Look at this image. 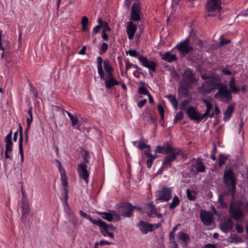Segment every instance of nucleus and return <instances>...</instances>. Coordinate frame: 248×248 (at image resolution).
<instances>
[{"label": "nucleus", "instance_id": "54", "mask_svg": "<svg viewBox=\"0 0 248 248\" xmlns=\"http://www.w3.org/2000/svg\"><path fill=\"white\" fill-rule=\"evenodd\" d=\"M170 241L171 243L174 244L177 246V244L175 241L174 233L170 232L169 234Z\"/></svg>", "mask_w": 248, "mask_h": 248}, {"label": "nucleus", "instance_id": "58", "mask_svg": "<svg viewBox=\"0 0 248 248\" xmlns=\"http://www.w3.org/2000/svg\"><path fill=\"white\" fill-rule=\"evenodd\" d=\"M102 27H100V26H96L93 29V32H92V34L93 35H94L96 34H97L99 30L102 28Z\"/></svg>", "mask_w": 248, "mask_h": 248}, {"label": "nucleus", "instance_id": "19", "mask_svg": "<svg viewBox=\"0 0 248 248\" xmlns=\"http://www.w3.org/2000/svg\"><path fill=\"white\" fill-rule=\"evenodd\" d=\"M62 185L64 187L65 192V200L67 201L68 199V189H67V178L64 170L61 172Z\"/></svg>", "mask_w": 248, "mask_h": 248}, {"label": "nucleus", "instance_id": "18", "mask_svg": "<svg viewBox=\"0 0 248 248\" xmlns=\"http://www.w3.org/2000/svg\"><path fill=\"white\" fill-rule=\"evenodd\" d=\"M137 31V26L133 22L129 21L128 23L126 28V32L129 39H133L134 34Z\"/></svg>", "mask_w": 248, "mask_h": 248}, {"label": "nucleus", "instance_id": "57", "mask_svg": "<svg viewBox=\"0 0 248 248\" xmlns=\"http://www.w3.org/2000/svg\"><path fill=\"white\" fill-rule=\"evenodd\" d=\"M147 102L146 99H143L138 102L137 105L140 108H142Z\"/></svg>", "mask_w": 248, "mask_h": 248}, {"label": "nucleus", "instance_id": "23", "mask_svg": "<svg viewBox=\"0 0 248 248\" xmlns=\"http://www.w3.org/2000/svg\"><path fill=\"white\" fill-rule=\"evenodd\" d=\"M104 61H103L102 58L99 56L97 58L96 63L97 66L98 73L100 76V78L102 80L105 79V73L104 72L103 67H102V63Z\"/></svg>", "mask_w": 248, "mask_h": 248}, {"label": "nucleus", "instance_id": "20", "mask_svg": "<svg viewBox=\"0 0 248 248\" xmlns=\"http://www.w3.org/2000/svg\"><path fill=\"white\" fill-rule=\"evenodd\" d=\"M233 222L230 218L223 222L220 226V229L224 232L230 231L233 227Z\"/></svg>", "mask_w": 248, "mask_h": 248}, {"label": "nucleus", "instance_id": "30", "mask_svg": "<svg viewBox=\"0 0 248 248\" xmlns=\"http://www.w3.org/2000/svg\"><path fill=\"white\" fill-rule=\"evenodd\" d=\"M166 97L169 100L170 102L173 107L175 109H177L178 106V102L175 95L172 94H168L166 95Z\"/></svg>", "mask_w": 248, "mask_h": 248}, {"label": "nucleus", "instance_id": "6", "mask_svg": "<svg viewBox=\"0 0 248 248\" xmlns=\"http://www.w3.org/2000/svg\"><path fill=\"white\" fill-rule=\"evenodd\" d=\"M156 201L167 202L172 197V189L170 187L163 186L158 191Z\"/></svg>", "mask_w": 248, "mask_h": 248}, {"label": "nucleus", "instance_id": "33", "mask_svg": "<svg viewBox=\"0 0 248 248\" xmlns=\"http://www.w3.org/2000/svg\"><path fill=\"white\" fill-rule=\"evenodd\" d=\"M103 67L106 72L113 71V68L110 64V62L108 59H105L103 62Z\"/></svg>", "mask_w": 248, "mask_h": 248}, {"label": "nucleus", "instance_id": "3", "mask_svg": "<svg viewBox=\"0 0 248 248\" xmlns=\"http://www.w3.org/2000/svg\"><path fill=\"white\" fill-rule=\"evenodd\" d=\"M232 93L226 85L222 88L219 89V91L215 94L214 98L219 101L228 103L232 100Z\"/></svg>", "mask_w": 248, "mask_h": 248}, {"label": "nucleus", "instance_id": "45", "mask_svg": "<svg viewBox=\"0 0 248 248\" xmlns=\"http://www.w3.org/2000/svg\"><path fill=\"white\" fill-rule=\"evenodd\" d=\"M186 196L187 197V199L191 201H194L196 199V194H192L191 190L189 189L186 190Z\"/></svg>", "mask_w": 248, "mask_h": 248}, {"label": "nucleus", "instance_id": "5", "mask_svg": "<svg viewBox=\"0 0 248 248\" xmlns=\"http://www.w3.org/2000/svg\"><path fill=\"white\" fill-rule=\"evenodd\" d=\"M221 4L220 0H208L206 2V8L209 14L207 16H214L215 15L210 13L219 11L221 10Z\"/></svg>", "mask_w": 248, "mask_h": 248}, {"label": "nucleus", "instance_id": "52", "mask_svg": "<svg viewBox=\"0 0 248 248\" xmlns=\"http://www.w3.org/2000/svg\"><path fill=\"white\" fill-rule=\"evenodd\" d=\"M19 154L21 156V160L22 162L24 160V153L23 149V143H19Z\"/></svg>", "mask_w": 248, "mask_h": 248}, {"label": "nucleus", "instance_id": "40", "mask_svg": "<svg viewBox=\"0 0 248 248\" xmlns=\"http://www.w3.org/2000/svg\"><path fill=\"white\" fill-rule=\"evenodd\" d=\"M79 214L81 216H82V217H84V218L88 219L92 223H93V224L96 225V223L97 222V220L93 219L90 215H88L87 214H86V213L82 211H79Z\"/></svg>", "mask_w": 248, "mask_h": 248}, {"label": "nucleus", "instance_id": "7", "mask_svg": "<svg viewBox=\"0 0 248 248\" xmlns=\"http://www.w3.org/2000/svg\"><path fill=\"white\" fill-rule=\"evenodd\" d=\"M189 38H186L185 40L180 42L175 48L184 55L187 54L193 50V47L189 45Z\"/></svg>", "mask_w": 248, "mask_h": 248}, {"label": "nucleus", "instance_id": "44", "mask_svg": "<svg viewBox=\"0 0 248 248\" xmlns=\"http://www.w3.org/2000/svg\"><path fill=\"white\" fill-rule=\"evenodd\" d=\"M184 117V113L182 111H179L175 116L173 120V124H176L178 121L181 120Z\"/></svg>", "mask_w": 248, "mask_h": 248}, {"label": "nucleus", "instance_id": "59", "mask_svg": "<svg viewBox=\"0 0 248 248\" xmlns=\"http://www.w3.org/2000/svg\"><path fill=\"white\" fill-rule=\"evenodd\" d=\"M236 229L238 233H242L244 231L242 225L239 224H236Z\"/></svg>", "mask_w": 248, "mask_h": 248}, {"label": "nucleus", "instance_id": "64", "mask_svg": "<svg viewBox=\"0 0 248 248\" xmlns=\"http://www.w3.org/2000/svg\"><path fill=\"white\" fill-rule=\"evenodd\" d=\"M86 46H82L81 49L79 51L78 54L80 55H85L86 54Z\"/></svg>", "mask_w": 248, "mask_h": 248}, {"label": "nucleus", "instance_id": "10", "mask_svg": "<svg viewBox=\"0 0 248 248\" xmlns=\"http://www.w3.org/2000/svg\"><path fill=\"white\" fill-rule=\"evenodd\" d=\"M201 221L206 226H210L213 221V214L205 210H202L200 213Z\"/></svg>", "mask_w": 248, "mask_h": 248}, {"label": "nucleus", "instance_id": "27", "mask_svg": "<svg viewBox=\"0 0 248 248\" xmlns=\"http://www.w3.org/2000/svg\"><path fill=\"white\" fill-rule=\"evenodd\" d=\"M191 88V86L184 83V84L181 85V86L179 88V92L182 94L183 95L186 96H187L189 89Z\"/></svg>", "mask_w": 248, "mask_h": 248}, {"label": "nucleus", "instance_id": "16", "mask_svg": "<svg viewBox=\"0 0 248 248\" xmlns=\"http://www.w3.org/2000/svg\"><path fill=\"white\" fill-rule=\"evenodd\" d=\"M186 113L191 120L197 122L200 112L196 108L190 106L186 109Z\"/></svg>", "mask_w": 248, "mask_h": 248}, {"label": "nucleus", "instance_id": "4", "mask_svg": "<svg viewBox=\"0 0 248 248\" xmlns=\"http://www.w3.org/2000/svg\"><path fill=\"white\" fill-rule=\"evenodd\" d=\"M119 213L124 217H130L133 216V210L136 206L130 202H120L117 205Z\"/></svg>", "mask_w": 248, "mask_h": 248}, {"label": "nucleus", "instance_id": "56", "mask_svg": "<svg viewBox=\"0 0 248 248\" xmlns=\"http://www.w3.org/2000/svg\"><path fill=\"white\" fill-rule=\"evenodd\" d=\"M89 22L88 18L87 16H84L81 18L82 26H87Z\"/></svg>", "mask_w": 248, "mask_h": 248}, {"label": "nucleus", "instance_id": "36", "mask_svg": "<svg viewBox=\"0 0 248 248\" xmlns=\"http://www.w3.org/2000/svg\"><path fill=\"white\" fill-rule=\"evenodd\" d=\"M132 14H140L141 13L140 5V3H136L133 4L131 8Z\"/></svg>", "mask_w": 248, "mask_h": 248}, {"label": "nucleus", "instance_id": "38", "mask_svg": "<svg viewBox=\"0 0 248 248\" xmlns=\"http://www.w3.org/2000/svg\"><path fill=\"white\" fill-rule=\"evenodd\" d=\"M63 112H66L68 116H69L72 122L73 126H75L78 124V120L77 117L74 116L71 113L66 110H63Z\"/></svg>", "mask_w": 248, "mask_h": 248}, {"label": "nucleus", "instance_id": "47", "mask_svg": "<svg viewBox=\"0 0 248 248\" xmlns=\"http://www.w3.org/2000/svg\"><path fill=\"white\" fill-rule=\"evenodd\" d=\"M100 232L104 236H108L111 238H114V235L112 232H109L108 230H100Z\"/></svg>", "mask_w": 248, "mask_h": 248}, {"label": "nucleus", "instance_id": "34", "mask_svg": "<svg viewBox=\"0 0 248 248\" xmlns=\"http://www.w3.org/2000/svg\"><path fill=\"white\" fill-rule=\"evenodd\" d=\"M180 200L177 196H174L172 201L170 204L169 208L172 210L180 204Z\"/></svg>", "mask_w": 248, "mask_h": 248}, {"label": "nucleus", "instance_id": "53", "mask_svg": "<svg viewBox=\"0 0 248 248\" xmlns=\"http://www.w3.org/2000/svg\"><path fill=\"white\" fill-rule=\"evenodd\" d=\"M148 159L147 160L146 164L148 168H151L154 159L151 157H147Z\"/></svg>", "mask_w": 248, "mask_h": 248}, {"label": "nucleus", "instance_id": "2", "mask_svg": "<svg viewBox=\"0 0 248 248\" xmlns=\"http://www.w3.org/2000/svg\"><path fill=\"white\" fill-rule=\"evenodd\" d=\"M127 54H129L130 56L138 58L139 61L141 63V65L148 68L149 70V74L152 76V72H156V68L157 66L156 63L153 61H149L148 59L143 56H138L137 51L135 49H129L126 52Z\"/></svg>", "mask_w": 248, "mask_h": 248}, {"label": "nucleus", "instance_id": "24", "mask_svg": "<svg viewBox=\"0 0 248 248\" xmlns=\"http://www.w3.org/2000/svg\"><path fill=\"white\" fill-rule=\"evenodd\" d=\"M229 90L233 93H237L240 91V88L236 87L234 76L231 78L229 81Z\"/></svg>", "mask_w": 248, "mask_h": 248}, {"label": "nucleus", "instance_id": "60", "mask_svg": "<svg viewBox=\"0 0 248 248\" xmlns=\"http://www.w3.org/2000/svg\"><path fill=\"white\" fill-rule=\"evenodd\" d=\"M134 64L131 63L128 60L126 61L125 70L126 72L131 67H133Z\"/></svg>", "mask_w": 248, "mask_h": 248}, {"label": "nucleus", "instance_id": "25", "mask_svg": "<svg viewBox=\"0 0 248 248\" xmlns=\"http://www.w3.org/2000/svg\"><path fill=\"white\" fill-rule=\"evenodd\" d=\"M161 56L162 60L168 62H171L177 60L176 56L174 54H171L170 51L166 52L164 54H162Z\"/></svg>", "mask_w": 248, "mask_h": 248}, {"label": "nucleus", "instance_id": "46", "mask_svg": "<svg viewBox=\"0 0 248 248\" xmlns=\"http://www.w3.org/2000/svg\"><path fill=\"white\" fill-rule=\"evenodd\" d=\"M139 93L143 95H148L150 93L149 91L144 86H140L138 88Z\"/></svg>", "mask_w": 248, "mask_h": 248}, {"label": "nucleus", "instance_id": "13", "mask_svg": "<svg viewBox=\"0 0 248 248\" xmlns=\"http://www.w3.org/2000/svg\"><path fill=\"white\" fill-rule=\"evenodd\" d=\"M181 151L178 152H171L172 154L169 155L165 157L164 161L163 162V165L167 166V168H170L172 167V162L174 161L177 157L176 155L180 154Z\"/></svg>", "mask_w": 248, "mask_h": 248}, {"label": "nucleus", "instance_id": "35", "mask_svg": "<svg viewBox=\"0 0 248 248\" xmlns=\"http://www.w3.org/2000/svg\"><path fill=\"white\" fill-rule=\"evenodd\" d=\"M132 14H140L141 13L140 5V3H136L133 4L131 8Z\"/></svg>", "mask_w": 248, "mask_h": 248}, {"label": "nucleus", "instance_id": "43", "mask_svg": "<svg viewBox=\"0 0 248 248\" xmlns=\"http://www.w3.org/2000/svg\"><path fill=\"white\" fill-rule=\"evenodd\" d=\"M108 48V46L107 43H103L99 48V54L102 55L106 53Z\"/></svg>", "mask_w": 248, "mask_h": 248}, {"label": "nucleus", "instance_id": "22", "mask_svg": "<svg viewBox=\"0 0 248 248\" xmlns=\"http://www.w3.org/2000/svg\"><path fill=\"white\" fill-rule=\"evenodd\" d=\"M213 90V88L211 86L210 80L203 83L202 86L199 88V92L201 93H209Z\"/></svg>", "mask_w": 248, "mask_h": 248}, {"label": "nucleus", "instance_id": "1", "mask_svg": "<svg viewBox=\"0 0 248 248\" xmlns=\"http://www.w3.org/2000/svg\"><path fill=\"white\" fill-rule=\"evenodd\" d=\"M237 177L235 171L229 168L225 170L223 175V184L227 188V191L218 195V202L223 208L228 206L227 202L224 201L225 195L231 196L232 201L229 209L231 217L236 221L240 220L244 216L242 210L244 202L242 200H234L236 192Z\"/></svg>", "mask_w": 248, "mask_h": 248}, {"label": "nucleus", "instance_id": "32", "mask_svg": "<svg viewBox=\"0 0 248 248\" xmlns=\"http://www.w3.org/2000/svg\"><path fill=\"white\" fill-rule=\"evenodd\" d=\"M98 213L99 215H101V217L107 220L108 221L110 222L113 220V216L111 213L105 212H98Z\"/></svg>", "mask_w": 248, "mask_h": 248}, {"label": "nucleus", "instance_id": "17", "mask_svg": "<svg viewBox=\"0 0 248 248\" xmlns=\"http://www.w3.org/2000/svg\"><path fill=\"white\" fill-rule=\"evenodd\" d=\"M178 238L181 241V245L184 248H186L191 241L190 236L182 231L178 232Z\"/></svg>", "mask_w": 248, "mask_h": 248}, {"label": "nucleus", "instance_id": "62", "mask_svg": "<svg viewBox=\"0 0 248 248\" xmlns=\"http://www.w3.org/2000/svg\"><path fill=\"white\" fill-rule=\"evenodd\" d=\"M98 244L100 246H104V245H112L113 243H112V242H108V241H105V240H101L98 243Z\"/></svg>", "mask_w": 248, "mask_h": 248}, {"label": "nucleus", "instance_id": "37", "mask_svg": "<svg viewBox=\"0 0 248 248\" xmlns=\"http://www.w3.org/2000/svg\"><path fill=\"white\" fill-rule=\"evenodd\" d=\"M202 102L206 106V109L205 112L208 114H211L210 111L213 108V106L211 102L207 99L203 98Z\"/></svg>", "mask_w": 248, "mask_h": 248}, {"label": "nucleus", "instance_id": "42", "mask_svg": "<svg viewBox=\"0 0 248 248\" xmlns=\"http://www.w3.org/2000/svg\"><path fill=\"white\" fill-rule=\"evenodd\" d=\"M220 41L218 44V46L221 47L224 45L229 44L231 43V41L230 39H226L221 35L219 38Z\"/></svg>", "mask_w": 248, "mask_h": 248}, {"label": "nucleus", "instance_id": "9", "mask_svg": "<svg viewBox=\"0 0 248 248\" xmlns=\"http://www.w3.org/2000/svg\"><path fill=\"white\" fill-rule=\"evenodd\" d=\"M88 166L86 163H80L78 166V172L79 176L84 180L86 184L89 183V172L87 170Z\"/></svg>", "mask_w": 248, "mask_h": 248}, {"label": "nucleus", "instance_id": "51", "mask_svg": "<svg viewBox=\"0 0 248 248\" xmlns=\"http://www.w3.org/2000/svg\"><path fill=\"white\" fill-rule=\"evenodd\" d=\"M90 154L87 151H84V154L83 156L84 162L83 163H86V164L89 163Z\"/></svg>", "mask_w": 248, "mask_h": 248}, {"label": "nucleus", "instance_id": "11", "mask_svg": "<svg viewBox=\"0 0 248 248\" xmlns=\"http://www.w3.org/2000/svg\"><path fill=\"white\" fill-rule=\"evenodd\" d=\"M12 131H11L7 134L5 138V155L6 158H10L12 159L11 156L9 155V153H11L13 150V142L12 140Z\"/></svg>", "mask_w": 248, "mask_h": 248}, {"label": "nucleus", "instance_id": "39", "mask_svg": "<svg viewBox=\"0 0 248 248\" xmlns=\"http://www.w3.org/2000/svg\"><path fill=\"white\" fill-rule=\"evenodd\" d=\"M229 155H225L224 154H220L218 159V166L219 167H222L225 163L226 160L228 158Z\"/></svg>", "mask_w": 248, "mask_h": 248}, {"label": "nucleus", "instance_id": "50", "mask_svg": "<svg viewBox=\"0 0 248 248\" xmlns=\"http://www.w3.org/2000/svg\"><path fill=\"white\" fill-rule=\"evenodd\" d=\"M130 19L131 20H133L134 21H138L140 20V14H132L131 13V18Z\"/></svg>", "mask_w": 248, "mask_h": 248}, {"label": "nucleus", "instance_id": "8", "mask_svg": "<svg viewBox=\"0 0 248 248\" xmlns=\"http://www.w3.org/2000/svg\"><path fill=\"white\" fill-rule=\"evenodd\" d=\"M191 162L192 163L190 168L191 171L196 172V173L204 172L205 171L206 167L203 164L201 158L196 159L193 158L191 160Z\"/></svg>", "mask_w": 248, "mask_h": 248}, {"label": "nucleus", "instance_id": "48", "mask_svg": "<svg viewBox=\"0 0 248 248\" xmlns=\"http://www.w3.org/2000/svg\"><path fill=\"white\" fill-rule=\"evenodd\" d=\"M157 108L160 113L161 119L163 120L164 117V109L160 103L157 105Z\"/></svg>", "mask_w": 248, "mask_h": 248}, {"label": "nucleus", "instance_id": "21", "mask_svg": "<svg viewBox=\"0 0 248 248\" xmlns=\"http://www.w3.org/2000/svg\"><path fill=\"white\" fill-rule=\"evenodd\" d=\"M96 225L99 227L100 230H110V231H115L116 230V227L113 226L111 224H107L106 222L103 221L101 219H99L97 220V222L96 224Z\"/></svg>", "mask_w": 248, "mask_h": 248}, {"label": "nucleus", "instance_id": "28", "mask_svg": "<svg viewBox=\"0 0 248 248\" xmlns=\"http://www.w3.org/2000/svg\"><path fill=\"white\" fill-rule=\"evenodd\" d=\"M120 84V82L116 80L114 78H111L106 80L105 86L107 89H110L115 85Z\"/></svg>", "mask_w": 248, "mask_h": 248}, {"label": "nucleus", "instance_id": "49", "mask_svg": "<svg viewBox=\"0 0 248 248\" xmlns=\"http://www.w3.org/2000/svg\"><path fill=\"white\" fill-rule=\"evenodd\" d=\"M190 100L188 99H186L183 100L181 102L179 106V108L181 110H185L186 109V106L187 105L188 103H189Z\"/></svg>", "mask_w": 248, "mask_h": 248}, {"label": "nucleus", "instance_id": "61", "mask_svg": "<svg viewBox=\"0 0 248 248\" xmlns=\"http://www.w3.org/2000/svg\"><path fill=\"white\" fill-rule=\"evenodd\" d=\"M103 31L106 32V31H110L111 29L108 25V22H104L103 24Z\"/></svg>", "mask_w": 248, "mask_h": 248}, {"label": "nucleus", "instance_id": "12", "mask_svg": "<svg viewBox=\"0 0 248 248\" xmlns=\"http://www.w3.org/2000/svg\"><path fill=\"white\" fill-rule=\"evenodd\" d=\"M140 232L143 234H147L148 232H153L154 229V225L150 224L148 222L142 220L140 221L137 224Z\"/></svg>", "mask_w": 248, "mask_h": 248}, {"label": "nucleus", "instance_id": "31", "mask_svg": "<svg viewBox=\"0 0 248 248\" xmlns=\"http://www.w3.org/2000/svg\"><path fill=\"white\" fill-rule=\"evenodd\" d=\"M208 117H209L211 118H213L214 117V111L211 113V114H208L205 112H204V113L202 114V115H200V113H199L197 123H200L203 119H204V120L205 121L207 119Z\"/></svg>", "mask_w": 248, "mask_h": 248}, {"label": "nucleus", "instance_id": "15", "mask_svg": "<svg viewBox=\"0 0 248 248\" xmlns=\"http://www.w3.org/2000/svg\"><path fill=\"white\" fill-rule=\"evenodd\" d=\"M185 83L190 85L192 87L194 83L196 82V79L195 75L193 73L192 70L190 69H186L185 71Z\"/></svg>", "mask_w": 248, "mask_h": 248}, {"label": "nucleus", "instance_id": "29", "mask_svg": "<svg viewBox=\"0 0 248 248\" xmlns=\"http://www.w3.org/2000/svg\"><path fill=\"white\" fill-rule=\"evenodd\" d=\"M212 87L213 90L217 89L219 91V89L222 88L226 84H223L219 79L218 81H215V80L212 79L210 80Z\"/></svg>", "mask_w": 248, "mask_h": 248}, {"label": "nucleus", "instance_id": "55", "mask_svg": "<svg viewBox=\"0 0 248 248\" xmlns=\"http://www.w3.org/2000/svg\"><path fill=\"white\" fill-rule=\"evenodd\" d=\"M19 143H23V133H22V128L20 124L19 125Z\"/></svg>", "mask_w": 248, "mask_h": 248}, {"label": "nucleus", "instance_id": "26", "mask_svg": "<svg viewBox=\"0 0 248 248\" xmlns=\"http://www.w3.org/2000/svg\"><path fill=\"white\" fill-rule=\"evenodd\" d=\"M234 107L232 105H230L228 106L226 110L224 112V116L223 120L226 122L228 121L231 117L233 111Z\"/></svg>", "mask_w": 248, "mask_h": 248}, {"label": "nucleus", "instance_id": "63", "mask_svg": "<svg viewBox=\"0 0 248 248\" xmlns=\"http://www.w3.org/2000/svg\"><path fill=\"white\" fill-rule=\"evenodd\" d=\"M221 72L225 75H232L231 71L227 68H224L221 69Z\"/></svg>", "mask_w": 248, "mask_h": 248}, {"label": "nucleus", "instance_id": "41", "mask_svg": "<svg viewBox=\"0 0 248 248\" xmlns=\"http://www.w3.org/2000/svg\"><path fill=\"white\" fill-rule=\"evenodd\" d=\"M28 114L30 116V117L27 119V124L28 126V128H30L31 124L33 121V115L32 113V108H30L28 111Z\"/></svg>", "mask_w": 248, "mask_h": 248}, {"label": "nucleus", "instance_id": "14", "mask_svg": "<svg viewBox=\"0 0 248 248\" xmlns=\"http://www.w3.org/2000/svg\"><path fill=\"white\" fill-rule=\"evenodd\" d=\"M174 148L171 147L169 143H166L163 146L158 145L155 150V153L168 154L173 152Z\"/></svg>", "mask_w": 248, "mask_h": 248}]
</instances>
